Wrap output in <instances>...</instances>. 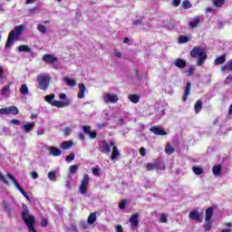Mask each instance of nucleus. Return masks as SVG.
<instances>
[{"instance_id": "nucleus-1", "label": "nucleus", "mask_w": 232, "mask_h": 232, "mask_svg": "<svg viewBox=\"0 0 232 232\" xmlns=\"http://www.w3.org/2000/svg\"><path fill=\"white\" fill-rule=\"evenodd\" d=\"M22 208L23 211L21 212V217L25 226L28 227L30 232H37V230H35V217L29 215L30 208H28V205L23 204Z\"/></svg>"}, {"instance_id": "nucleus-2", "label": "nucleus", "mask_w": 232, "mask_h": 232, "mask_svg": "<svg viewBox=\"0 0 232 232\" xmlns=\"http://www.w3.org/2000/svg\"><path fill=\"white\" fill-rule=\"evenodd\" d=\"M23 32H24V24L15 26L8 34V37L5 43V48H10L14 44L15 39H19V37H21V35L23 34Z\"/></svg>"}, {"instance_id": "nucleus-3", "label": "nucleus", "mask_w": 232, "mask_h": 232, "mask_svg": "<svg viewBox=\"0 0 232 232\" xmlns=\"http://www.w3.org/2000/svg\"><path fill=\"white\" fill-rule=\"evenodd\" d=\"M190 57H192L193 59H197L198 57L197 66H202V64L206 63V59H208V53L202 51V47L195 46L190 51Z\"/></svg>"}, {"instance_id": "nucleus-4", "label": "nucleus", "mask_w": 232, "mask_h": 232, "mask_svg": "<svg viewBox=\"0 0 232 232\" xmlns=\"http://www.w3.org/2000/svg\"><path fill=\"white\" fill-rule=\"evenodd\" d=\"M50 81H52V77H50V75H39L37 77L39 90L46 92V90L50 88Z\"/></svg>"}, {"instance_id": "nucleus-5", "label": "nucleus", "mask_w": 232, "mask_h": 232, "mask_svg": "<svg viewBox=\"0 0 232 232\" xmlns=\"http://www.w3.org/2000/svg\"><path fill=\"white\" fill-rule=\"evenodd\" d=\"M213 211H215V208L213 207H209L206 212H205V221L207 222L204 226L205 231H210L212 226H213Z\"/></svg>"}, {"instance_id": "nucleus-6", "label": "nucleus", "mask_w": 232, "mask_h": 232, "mask_svg": "<svg viewBox=\"0 0 232 232\" xmlns=\"http://www.w3.org/2000/svg\"><path fill=\"white\" fill-rule=\"evenodd\" d=\"M146 169L147 171H153L154 169L162 171L166 169V166L162 161L154 160V162L146 164Z\"/></svg>"}, {"instance_id": "nucleus-7", "label": "nucleus", "mask_w": 232, "mask_h": 232, "mask_svg": "<svg viewBox=\"0 0 232 232\" xmlns=\"http://www.w3.org/2000/svg\"><path fill=\"white\" fill-rule=\"evenodd\" d=\"M7 177L10 179L14 188H16V189H18V191L22 193L23 197H24V198H26V200L30 202V196H28L26 191H24V189L22 188L21 185H19V182H17V179H15L11 173H7Z\"/></svg>"}, {"instance_id": "nucleus-8", "label": "nucleus", "mask_w": 232, "mask_h": 232, "mask_svg": "<svg viewBox=\"0 0 232 232\" xmlns=\"http://www.w3.org/2000/svg\"><path fill=\"white\" fill-rule=\"evenodd\" d=\"M103 102L105 104H117L119 102V96L111 92H106L103 94Z\"/></svg>"}, {"instance_id": "nucleus-9", "label": "nucleus", "mask_w": 232, "mask_h": 232, "mask_svg": "<svg viewBox=\"0 0 232 232\" xmlns=\"http://www.w3.org/2000/svg\"><path fill=\"white\" fill-rule=\"evenodd\" d=\"M19 115V109L16 106H10L0 109V115Z\"/></svg>"}, {"instance_id": "nucleus-10", "label": "nucleus", "mask_w": 232, "mask_h": 232, "mask_svg": "<svg viewBox=\"0 0 232 232\" xmlns=\"http://www.w3.org/2000/svg\"><path fill=\"white\" fill-rule=\"evenodd\" d=\"M88 182H90V176L85 174L82 179L79 191L82 195H86L88 191Z\"/></svg>"}, {"instance_id": "nucleus-11", "label": "nucleus", "mask_w": 232, "mask_h": 232, "mask_svg": "<svg viewBox=\"0 0 232 232\" xmlns=\"http://www.w3.org/2000/svg\"><path fill=\"white\" fill-rule=\"evenodd\" d=\"M43 61L45 63V64H55L57 61H59V58L57 56H54L53 54H44L43 55Z\"/></svg>"}, {"instance_id": "nucleus-12", "label": "nucleus", "mask_w": 232, "mask_h": 232, "mask_svg": "<svg viewBox=\"0 0 232 232\" xmlns=\"http://www.w3.org/2000/svg\"><path fill=\"white\" fill-rule=\"evenodd\" d=\"M150 131L154 133V135H160L161 137H164L165 135H168V132H166V130H164V128H162V127L153 126L150 129Z\"/></svg>"}, {"instance_id": "nucleus-13", "label": "nucleus", "mask_w": 232, "mask_h": 232, "mask_svg": "<svg viewBox=\"0 0 232 232\" xmlns=\"http://www.w3.org/2000/svg\"><path fill=\"white\" fill-rule=\"evenodd\" d=\"M129 222L132 227H139V213H134L129 218Z\"/></svg>"}, {"instance_id": "nucleus-14", "label": "nucleus", "mask_w": 232, "mask_h": 232, "mask_svg": "<svg viewBox=\"0 0 232 232\" xmlns=\"http://www.w3.org/2000/svg\"><path fill=\"white\" fill-rule=\"evenodd\" d=\"M100 150L102 153H106V154L111 151V147L110 146L108 141H106V140H102V148H100Z\"/></svg>"}, {"instance_id": "nucleus-15", "label": "nucleus", "mask_w": 232, "mask_h": 232, "mask_svg": "<svg viewBox=\"0 0 232 232\" xmlns=\"http://www.w3.org/2000/svg\"><path fill=\"white\" fill-rule=\"evenodd\" d=\"M70 104H72L70 101L61 102L54 100L52 102V106H55L56 108H64L65 106H70Z\"/></svg>"}, {"instance_id": "nucleus-16", "label": "nucleus", "mask_w": 232, "mask_h": 232, "mask_svg": "<svg viewBox=\"0 0 232 232\" xmlns=\"http://www.w3.org/2000/svg\"><path fill=\"white\" fill-rule=\"evenodd\" d=\"M189 95H191V82H187V86L183 95V102H188V100L189 99Z\"/></svg>"}, {"instance_id": "nucleus-17", "label": "nucleus", "mask_w": 232, "mask_h": 232, "mask_svg": "<svg viewBox=\"0 0 232 232\" xmlns=\"http://www.w3.org/2000/svg\"><path fill=\"white\" fill-rule=\"evenodd\" d=\"M188 217L191 220H197L198 222H202L200 219V213L197 210H191L188 214Z\"/></svg>"}, {"instance_id": "nucleus-18", "label": "nucleus", "mask_w": 232, "mask_h": 232, "mask_svg": "<svg viewBox=\"0 0 232 232\" xmlns=\"http://www.w3.org/2000/svg\"><path fill=\"white\" fill-rule=\"evenodd\" d=\"M198 24H200V16H195L193 21H190L188 23V26L190 28H197V26H198Z\"/></svg>"}, {"instance_id": "nucleus-19", "label": "nucleus", "mask_w": 232, "mask_h": 232, "mask_svg": "<svg viewBox=\"0 0 232 232\" xmlns=\"http://www.w3.org/2000/svg\"><path fill=\"white\" fill-rule=\"evenodd\" d=\"M84 92H86V85L79 83L78 99H84Z\"/></svg>"}, {"instance_id": "nucleus-20", "label": "nucleus", "mask_w": 232, "mask_h": 232, "mask_svg": "<svg viewBox=\"0 0 232 232\" xmlns=\"http://www.w3.org/2000/svg\"><path fill=\"white\" fill-rule=\"evenodd\" d=\"M212 172H213V175H215V177L220 176L222 173V165L220 164L215 165L212 169Z\"/></svg>"}, {"instance_id": "nucleus-21", "label": "nucleus", "mask_w": 232, "mask_h": 232, "mask_svg": "<svg viewBox=\"0 0 232 232\" xmlns=\"http://www.w3.org/2000/svg\"><path fill=\"white\" fill-rule=\"evenodd\" d=\"M35 127V122L32 121L29 123H26L23 126V130L25 133H30L32 131V129Z\"/></svg>"}, {"instance_id": "nucleus-22", "label": "nucleus", "mask_w": 232, "mask_h": 232, "mask_svg": "<svg viewBox=\"0 0 232 232\" xmlns=\"http://www.w3.org/2000/svg\"><path fill=\"white\" fill-rule=\"evenodd\" d=\"M174 65L177 68H179L180 70H182L186 66V62H185V60H182V59L179 58V59L175 60Z\"/></svg>"}, {"instance_id": "nucleus-23", "label": "nucleus", "mask_w": 232, "mask_h": 232, "mask_svg": "<svg viewBox=\"0 0 232 232\" xmlns=\"http://www.w3.org/2000/svg\"><path fill=\"white\" fill-rule=\"evenodd\" d=\"M49 153L53 155V157H60L61 150L56 147H49Z\"/></svg>"}, {"instance_id": "nucleus-24", "label": "nucleus", "mask_w": 232, "mask_h": 232, "mask_svg": "<svg viewBox=\"0 0 232 232\" xmlns=\"http://www.w3.org/2000/svg\"><path fill=\"white\" fill-rule=\"evenodd\" d=\"M128 99L130 101V102H133V104H137V102L140 101V96H139V94H130Z\"/></svg>"}, {"instance_id": "nucleus-25", "label": "nucleus", "mask_w": 232, "mask_h": 232, "mask_svg": "<svg viewBox=\"0 0 232 232\" xmlns=\"http://www.w3.org/2000/svg\"><path fill=\"white\" fill-rule=\"evenodd\" d=\"M120 155H121V152H119V148H117V146H113L112 152L111 155V160H115V159H117V157H119Z\"/></svg>"}, {"instance_id": "nucleus-26", "label": "nucleus", "mask_w": 232, "mask_h": 232, "mask_svg": "<svg viewBox=\"0 0 232 232\" xmlns=\"http://www.w3.org/2000/svg\"><path fill=\"white\" fill-rule=\"evenodd\" d=\"M224 63H226V54L217 57L214 61L216 65L224 64Z\"/></svg>"}, {"instance_id": "nucleus-27", "label": "nucleus", "mask_w": 232, "mask_h": 232, "mask_svg": "<svg viewBox=\"0 0 232 232\" xmlns=\"http://www.w3.org/2000/svg\"><path fill=\"white\" fill-rule=\"evenodd\" d=\"M195 113L202 111V100H198L194 105Z\"/></svg>"}, {"instance_id": "nucleus-28", "label": "nucleus", "mask_w": 232, "mask_h": 232, "mask_svg": "<svg viewBox=\"0 0 232 232\" xmlns=\"http://www.w3.org/2000/svg\"><path fill=\"white\" fill-rule=\"evenodd\" d=\"M95 220H97V214L96 213H91L88 217L87 222L88 224H95Z\"/></svg>"}, {"instance_id": "nucleus-29", "label": "nucleus", "mask_w": 232, "mask_h": 232, "mask_svg": "<svg viewBox=\"0 0 232 232\" xmlns=\"http://www.w3.org/2000/svg\"><path fill=\"white\" fill-rule=\"evenodd\" d=\"M63 81L66 82L67 86H71V88H73V86L77 85V82H75V80H72L68 77H65Z\"/></svg>"}, {"instance_id": "nucleus-30", "label": "nucleus", "mask_w": 232, "mask_h": 232, "mask_svg": "<svg viewBox=\"0 0 232 232\" xmlns=\"http://www.w3.org/2000/svg\"><path fill=\"white\" fill-rule=\"evenodd\" d=\"M226 3V0H213V5L216 8H222Z\"/></svg>"}, {"instance_id": "nucleus-31", "label": "nucleus", "mask_w": 232, "mask_h": 232, "mask_svg": "<svg viewBox=\"0 0 232 232\" xmlns=\"http://www.w3.org/2000/svg\"><path fill=\"white\" fill-rule=\"evenodd\" d=\"M73 146V141L68 140L62 143L63 150H70Z\"/></svg>"}, {"instance_id": "nucleus-32", "label": "nucleus", "mask_w": 232, "mask_h": 232, "mask_svg": "<svg viewBox=\"0 0 232 232\" xmlns=\"http://www.w3.org/2000/svg\"><path fill=\"white\" fill-rule=\"evenodd\" d=\"M165 152L167 153V155H172V153H175V148L171 146V143L167 144Z\"/></svg>"}, {"instance_id": "nucleus-33", "label": "nucleus", "mask_w": 232, "mask_h": 232, "mask_svg": "<svg viewBox=\"0 0 232 232\" xmlns=\"http://www.w3.org/2000/svg\"><path fill=\"white\" fill-rule=\"evenodd\" d=\"M181 6L182 8H184V10H188V8H191L193 5H191V2H189V0H184L181 3Z\"/></svg>"}, {"instance_id": "nucleus-34", "label": "nucleus", "mask_w": 232, "mask_h": 232, "mask_svg": "<svg viewBox=\"0 0 232 232\" xmlns=\"http://www.w3.org/2000/svg\"><path fill=\"white\" fill-rule=\"evenodd\" d=\"M20 92L22 93V95H28L29 90L28 85H26V83L22 84L20 88Z\"/></svg>"}, {"instance_id": "nucleus-35", "label": "nucleus", "mask_w": 232, "mask_h": 232, "mask_svg": "<svg viewBox=\"0 0 232 232\" xmlns=\"http://www.w3.org/2000/svg\"><path fill=\"white\" fill-rule=\"evenodd\" d=\"M18 50L20 52H25L27 53H30V52H32V49L30 48V46L24 45V44L18 46Z\"/></svg>"}, {"instance_id": "nucleus-36", "label": "nucleus", "mask_w": 232, "mask_h": 232, "mask_svg": "<svg viewBox=\"0 0 232 232\" xmlns=\"http://www.w3.org/2000/svg\"><path fill=\"white\" fill-rule=\"evenodd\" d=\"M37 30L40 32V34H47L48 33V28L44 26L43 24H39L37 25Z\"/></svg>"}, {"instance_id": "nucleus-37", "label": "nucleus", "mask_w": 232, "mask_h": 232, "mask_svg": "<svg viewBox=\"0 0 232 232\" xmlns=\"http://www.w3.org/2000/svg\"><path fill=\"white\" fill-rule=\"evenodd\" d=\"M179 44H184L186 43H189V37H188L187 35H180L179 37Z\"/></svg>"}, {"instance_id": "nucleus-38", "label": "nucleus", "mask_w": 232, "mask_h": 232, "mask_svg": "<svg viewBox=\"0 0 232 232\" xmlns=\"http://www.w3.org/2000/svg\"><path fill=\"white\" fill-rule=\"evenodd\" d=\"M47 177L49 180H52L53 182H55V180H57V174L55 173V171L48 172Z\"/></svg>"}, {"instance_id": "nucleus-39", "label": "nucleus", "mask_w": 232, "mask_h": 232, "mask_svg": "<svg viewBox=\"0 0 232 232\" xmlns=\"http://www.w3.org/2000/svg\"><path fill=\"white\" fill-rule=\"evenodd\" d=\"M192 171L195 173V175H202L204 173V170L200 167H193Z\"/></svg>"}, {"instance_id": "nucleus-40", "label": "nucleus", "mask_w": 232, "mask_h": 232, "mask_svg": "<svg viewBox=\"0 0 232 232\" xmlns=\"http://www.w3.org/2000/svg\"><path fill=\"white\" fill-rule=\"evenodd\" d=\"M10 86H12V83L5 85L1 91V95H6L10 92Z\"/></svg>"}, {"instance_id": "nucleus-41", "label": "nucleus", "mask_w": 232, "mask_h": 232, "mask_svg": "<svg viewBox=\"0 0 232 232\" xmlns=\"http://www.w3.org/2000/svg\"><path fill=\"white\" fill-rule=\"evenodd\" d=\"M53 99H55V94H49L45 96V101L46 102H49V104H52Z\"/></svg>"}, {"instance_id": "nucleus-42", "label": "nucleus", "mask_w": 232, "mask_h": 232, "mask_svg": "<svg viewBox=\"0 0 232 232\" xmlns=\"http://www.w3.org/2000/svg\"><path fill=\"white\" fill-rule=\"evenodd\" d=\"M82 130L83 133H85L86 135H89L90 132L92 131V127L91 126H82Z\"/></svg>"}, {"instance_id": "nucleus-43", "label": "nucleus", "mask_w": 232, "mask_h": 232, "mask_svg": "<svg viewBox=\"0 0 232 232\" xmlns=\"http://www.w3.org/2000/svg\"><path fill=\"white\" fill-rule=\"evenodd\" d=\"M77 169H79V166L72 165L70 167V173H72V175H75V173H77Z\"/></svg>"}, {"instance_id": "nucleus-44", "label": "nucleus", "mask_w": 232, "mask_h": 232, "mask_svg": "<svg viewBox=\"0 0 232 232\" xmlns=\"http://www.w3.org/2000/svg\"><path fill=\"white\" fill-rule=\"evenodd\" d=\"M126 204H128V200L122 199L119 204L120 209H126Z\"/></svg>"}, {"instance_id": "nucleus-45", "label": "nucleus", "mask_w": 232, "mask_h": 232, "mask_svg": "<svg viewBox=\"0 0 232 232\" xmlns=\"http://www.w3.org/2000/svg\"><path fill=\"white\" fill-rule=\"evenodd\" d=\"M92 174L95 176V177H101V169L99 168H92Z\"/></svg>"}, {"instance_id": "nucleus-46", "label": "nucleus", "mask_w": 232, "mask_h": 232, "mask_svg": "<svg viewBox=\"0 0 232 232\" xmlns=\"http://www.w3.org/2000/svg\"><path fill=\"white\" fill-rule=\"evenodd\" d=\"M72 160H75V154L73 152H72L66 157L67 162H72Z\"/></svg>"}, {"instance_id": "nucleus-47", "label": "nucleus", "mask_w": 232, "mask_h": 232, "mask_svg": "<svg viewBox=\"0 0 232 232\" xmlns=\"http://www.w3.org/2000/svg\"><path fill=\"white\" fill-rule=\"evenodd\" d=\"M195 72V67L190 66L188 71H186V73L188 77H191L193 73Z\"/></svg>"}, {"instance_id": "nucleus-48", "label": "nucleus", "mask_w": 232, "mask_h": 232, "mask_svg": "<svg viewBox=\"0 0 232 232\" xmlns=\"http://www.w3.org/2000/svg\"><path fill=\"white\" fill-rule=\"evenodd\" d=\"M160 221L162 224H168V217L166 216V214H161Z\"/></svg>"}, {"instance_id": "nucleus-49", "label": "nucleus", "mask_w": 232, "mask_h": 232, "mask_svg": "<svg viewBox=\"0 0 232 232\" xmlns=\"http://www.w3.org/2000/svg\"><path fill=\"white\" fill-rule=\"evenodd\" d=\"M88 135L90 139H97V131H95V130H91Z\"/></svg>"}, {"instance_id": "nucleus-50", "label": "nucleus", "mask_w": 232, "mask_h": 232, "mask_svg": "<svg viewBox=\"0 0 232 232\" xmlns=\"http://www.w3.org/2000/svg\"><path fill=\"white\" fill-rule=\"evenodd\" d=\"M0 180H2V182H4V184H6V186H8V180H6V178H5V176L3 175V173L0 172Z\"/></svg>"}, {"instance_id": "nucleus-51", "label": "nucleus", "mask_w": 232, "mask_h": 232, "mask_svg": "<svg viewBox=\"0 0 232 232\" xmlns=\"http://www.w3.org/2000/svg\"><path fill=\"white\" fill-rule=\"evenodd\" d=\"M0 79H6L5 75V71L3 70V66L0 65Z\"/></svg>"}, {"instance_id": "nucleus-52", "label": "nucleus", "mask_w": 232, "mask_h": 232, "mask_svg": "<svg viewBox=\"0 0 232 232\" xmlns=\"http://www.w3.org/2000/svg\"><path fill=\"white\" fill-rule=\"evenodd\" d=\"M140 155L141 157H145V156H146V148L141 147V148L140 149Z\"/></svg>"}, {"instance_id": "nucleus-53", "label": "nucleus", "mask_w": 232, "mask_h": 232, "mask_svg": "<svg viewBox=\"0 0 232 232\" xmlns=\"http://www.w3.org/2000/svg\"><path fill=\"white\" fill-rule=\"evenodd\" d=\"M11 124H14V126H19V124H21V121H19V120L16 119H13L10 121Z\"/></svg>"}, {"instance_id": "nucleus-54", "label": "nucleus", "mask_w": 232, "mask_h": 232, "mask_svg": "<svg viewBox=\"0 0 232 232\" xmlns=\"http://www.w3.org/2000/svg\"><path fill=\"white\" fill-rule=\"evenodd\" d=\"M41 226L42 227H46L48 226V220L46 218L42 219Z\"/></svg>"}, {"instance_id": "nucleus-55", "label": "nucleus", "mask_w": 232, "mask_h": 232, "mask_svg": "<svg viewBox=\"0 0 232 232\" xmlns=\"http://www.w3.org/2000/svg\"><path fill=\"white\" fill-rule=\"evenodd\" d=\"M232 82V75H228L225 81V84H231Z\"/></svg>"}, {"instance_id": "nucleus-56", "label": "nucleus", "mask_w": 232, "mask_h": 232, "mask_svg": "<svg viewBox=\"0 0 232 232\" xmlns=\"http://www.w3.org/2000/svg\"><path fill=\"white\" fill-rule=\"evenodd\" d=\"M31 177L34 180H35V179H39V174H37L35 171H33L31 172Z\"/></svg>"}, {"instance_id": "nucleus-57", "label": "nucleus", "mask_w": 232, "mask_h": 232, "mask_svg": "<svg viewBox=\"0 0 232 232\" xmlns=\"http://www.w3.org/2000/svg\"><path fill=\"white\" fill-rule=\"evenodd\" d=\"M115 229H116V232H124L123 228H122V226H121V225H117L115 227Z\"/></svg>"}, {"instance_id": "nucleus-58", "label": "nucleus", "mask_w": 232, "mask_h": 232, "mask_svg": "<svg viewBox=\"0 0 232 232\" xmlns=\"http://www.w3.org/2000/svg\"><path fill=\"white\" fill-rule=\"evenodd\" d=\"M173 6H180V0H173L172 2Z\"/></svg>"}, {"instance_id": "nucleus-59", "label": "nucleus", "mask_w": 232, "mask_h": 232, "mask_svg": "<svg viewBox=\"0 0 232 232\" xmlns=\"http://www.w3.org/2000/svg\"><path fill=\"white\" fill-rule=\"evenodd\" d=\"M114 55L118 58L122 57V53H121V52H119L118 50H114Z\"/></svg>"}, {"instance_id": "nucleus-60", "label": "nucleus", "mask_w": 232, "mask_h": 232, "mask_svg": "<svg viewBox=\"0 0 232 232\" xmlns=\"http://www.w3.org/2000/svg\"><path fill=\"white\" fill-rule=\"evenodd\" d=\"M59 98L61 99V101H66V93H61L59 95Z\"/></svg>"}, {"instance_id": "nucleus-61", "label": "nucleus", "mask_w": 232, "mask_h": 232, "mask_svg": "<svg viewBox=\"0 0 232 232\" xmlns=\"http://www.w3.org/2000/svg\"><path fill=\"white\" fill-rule=\"evenodd\" d=\"M221 72H226L227 70V63H226L224 65L220 67Z\"/></svg>"}, {"instance_id": "nucleus-62", "label": "nucleus", "mask_w": 232, "mask_h": 232, "mask_svg": "<svg viewBox=\"0 0 232 232\" xmlns=\"http://www.w3.org/2000/svg\"><path fill=\"white\" fill-rule=\"evenodd\" d=\"M133 24H134L135 26H139V25L142 24V21H140V20H135V21L133 22Z\"/></svg>"}, {"instance_id": "nucleus-63", "label": "nucleus", "mask_w": 232, "mask_h": 232, "mask_svg": "<svg viewBox=\"0 0 232 232\" xmlns=\"http://www.w3.org/2000/svg\"><path fill=\"white\" fill-rule=\"evenodd\" d=\"M37 135H44V129H38Z\"/></svg>"}, {"instance_id": "nucleus-64", "label": "nucleus", "mask_w": 232, "mask_h": 232, "mask_svg": "<svg viewBox=\"0 0 232 232\" xmlns=\"http://www.w3.org/2000/svg\"><path fill=\"white\" fill-rule=\"evenodd\" d=\"M78 137H79V139H80V140H84V134H82V132H80L79 134H78Z\"/></svg>"}]
</instances>
